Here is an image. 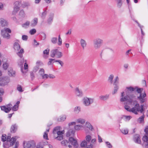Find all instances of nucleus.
<instances>
[{
	"mask_svg": "<svg viewBox=\"0 0 148 148\" xmlns=\"http://www.w3.org/2000/svg\"><path fill=\"white\" fill-rule=\"evenodd\" d=\"M120 101L125 102L124 104L125 109L130 111V87H127L124 92L121 93Z\"/></svg>",
	"mask_w": 148,
	"mask_h": 148,
	"instance_id": "obj_1",
	"label": "nucleus"
},
{
	"mask_svg": "<svg viewBox=\"0 0 148 148\" xmlns=\"http://www.w3.org/2000/svg\"><path fill=\"white\" fill-rule=\"evenodd\" d=\"M143 89L139 88L137 87H132L130 86V96L132 92L136 93L137 92L140 94L139 96H137V99L140 103H142L146 101V95L145 92H143Z\"/></svg>",
	"mask_w": 148,
	"mask_h": 148,
	"instance_id": "obj_2",
	"label": "nucleus"
},
{
	"mask_svg": "<svg viewBox=\"0 0 148 148\" xmlns=\"http://www.w3.org/2000/svg\"><path fill=\"white\" fill-rule=\"evenodd\" d=\"M75 132V130L73 129H70L67 132L66 136L67 137L71 136L69 139L70 142L73 146L74 147L77 148L78 146L77 141L72 137V136H74Z\"/></svg>",
	"mask_w": 148,
	"mask_h": 148,
	"instance_id": "obj_3",
	"label": "nucleus"
},
{
	"mask_svg": "<svg viewBox=\"0 0 148 148\" xmlns=\"http://www.w3.org/2000/svg\"><path fill=\"white\" fill-rule=\"evenodd\" d=\"M136 101H133L132 100L131 101L130 100V105L132 104L133 103L134 104H135L134 107L133 108L130 109V112L131 111L132 112L136 114H137V112L140 111L141 113H143V105H141L140 107L139 106V104L137 103Z\"/></svg>",
	"mask_w": 148,
	"mask_h": 148,
	"instance_id": "obj_4",
	"label": "nucleus"
},
{
	"mask_svg": "<svg viewBox=\"0 0 148 148\" xmlns=\"http://www.w3.org/2000/svg\"><path fill=\"white\" fill-rule=\"evenodd\" d=\"M14 48L15 51H18L17 52V55L20 58H22L23 57V54L24 53V49L23 48L20 49V46L19 43L15 42L14 43Z\"/></svg>",
	"mask_w": 148,
	"mask_h": 148,
	"instance_id": "obj_5",
	"label": "nucleus"
},
{
	"mask_svg": "<svg viewBox=\"0 0 148 148\" xmlns=\"http://www.w3.org/2000/svg\"><path fill=\"white\" fill-rule=\"evenodd\" d=\"M103 43V40L99 38L95 39L93 40V45L94 48L97 50L99 49Z\"/></svg>",
	"mask_w": 148,
	"mask_h": 148,
	"instance_id": "obj_6",
	"label": "nucleus"
},
{
	"mask_svg": "<svg viewBox=\"0 0 148 148\" xmlns=\"http://www.w3.org/2000/svg\"><path fill=\"white\" fill-rule=\"evenodd\" d=\"M94 100V98L85 97L83 99V103L86 106H89L93 103Z\"/></svg>",
	"mask_w": 148,
	"mask_h": 148,
	"instance_id": "obj_7",
	"label": "nucleus"
},
{
	"mask_svg": "<svg viewBox=\"0 0 148 148\" xmlns=\"http://www.w3.org/2000/svg\"><path fill=\"white\" fill-rule=\"evenodd\" d=\"M11 30L8 28H4L1 31V34L3 38L9 39L10 38V35L8 33H11Z\"/></svg>",
	"mask_w": 148,
	"mask_h": 148,
	"instance_id": "obj_8",
	"label": "nucleus"
},
{
	"mask_svg": "<svg viewBox=\"0 0 148 148\" xmlns=\"http://www.w3.org/2000/svg\"><path fill=\"white\" fill-rule=\"evenodd\" d=\"M50 56L52 58L56 56L57 58H60L62 56V54L58 49H54L51 51Z\"/></svg>",
	"mask_w": 148,
	"mask_h": 148,
	"instance_id": "obj_9",
	"label": "nucleus"
},
{
	"mask_svg": "<svg viewBox=\"0 0 148 148\" xmlns=\"http://www.w3.org/2000/svg\"><path fill=\"white\" fill-rule=\"evenodd\" d=\"M24 148H35L36 144L33 141L24 143Z\"/></svg>",
	"mask_w": 148,
	"mask_h": 148,
	"instance_id": "obj_10",
	"label": "nucleus"
},
{
	"mask_svg": "<svg viewBox=\"0 0 148 148\" xmlns=\"http://www.w3.org/2000/svg\"><path fill=\"white\" fill-rule=\"evenodd\" d=\"M12 105L11 104H9L6 106H1L0 108L2 110L6 113H8L11 110Z\"/></svg>",
	"mask_w": 148,
	"mask_h": 148,
	"instance_id": "obj_11",
	"label": "nucleus"
},
{
	"mask_svg": "<svg viewBox=\"0 0 148 148\" xmlns=\"http://www.w3.org/2000/svg\"><path fill=\"white\" fill-rule=\"evenodd\" d=\"M18 137L17 136H15L14 137H12L11 139V136H8L7 138H6V141L7 144H9L10 145H13L16 141Z\"/></svg>",
	"mask_w": 148,
	"mask_h": 148,
	"instance_id": "obj_12",
	"label": "nucleus"
},
{
	"mask_svg": "<svg viewBox=\"0 0 148 148\" xmlns=\"http://www.w3.org/2000/svg\"><path fill=\"white\" fill-rule=\"evenodd\" d=\"M61 128L60 126H58L55 128L53 130V133L54 134H57L58 135L63 134L64 133V130L60 131Z\"/></svg>",
	"mask_w": 148,
	"mask_h": 148,
	"instance_id": "obj_13",
	"label": "nucleus"
},
{
	"mask_svg": "<svg viewBox=\"0 0 148 148\" xmlns=\"http://www.w3.org/2000/svg\"><path fill=\"white\" fill-rule=\"evenodd\" d=\"M9 82L8 77H5L2 78L0 80V85L3 86Z\"/></svg>",
	"mask_w": 148,
	"mask_h": 148,
	"instance_id": "obj_14",
	"label": "nucleus"
},
{
	"mask_svg": "<svg viewBox=\"0 0 148 148\" xmlns=\"http://www.w3.org/2000/svg\"><path fill=\"white\" fill-rule=\"evenodd\" d=\"M133 140L136 143L140 144L141 142L140 137L139 134H136L134 136Z\"/></svg>",
	"mask_w": 148,
	"mask_h": 148,
	"instance_id": "obj_15",
	"label": "nucleus"
},
{
	"mask_svg": "<svg viewBox=\"0 0 148 148\" xmlns=\"http://www.w3.org/2000/svg\"><path fill=\"white\" fill-rule=\"evenodd\" d=\"M75 94L78 97H81L83 96V94L82 91L79 90L78 87L76 88L75 89Z\"/></svg>",
	"mask_w": 148,
	"mask_h": 148,
	"instance_id": "obj_16",
	"label": "nucleus"
},
{
	"mask_svg": "<svg viewBox=\"0 0 148 148\" xmlns=\"http://www.w3.org/2000/svg\"><path fill=\"white\" fill-rule=\"evenodd\" d=\"M0 24L2 27L6 26L8 25L7 21L3 18L0 19Z\"/></svg>",
	"mask_w": 148,
	"mask_h": 148,
	"instance_id": "obj_17",
	"label": "nucleus"
},
{
	"mask_svg": "<svg viewBox=\"0 0 148 148\" xmlns=\"http://www.w3.org/2000/svg\"><path fill=\"white\" fill-rule=\"evenodd\" d=\"M80 43L82 49H84L87 45V43L86 41L83 39H81L80 40Z\"/></svg>",
	"mask_w": 148,
	"mask_h": 148,
	"instance_id": "obj_18",
	"label": "nucleus"
},
{
	"mask_svg": "<svg viewBox=\"0 0 148 148\" xmlns=\"http://www.w3.org/2000/svg\"><path fill=\"white\" fill-rule=\"evenodd\" d=\"M37 23L38 18H35L31 21L30 26L32 27H35L37 25Z\"/></svg>",
	"mask_w": 148,
	"mask_h": 148,
	"instance_id": "obj_19",
	"label": "nucleus"
},
{
	"mask_svg": "<svg viewBox=\"0 0 148 148\" xmlns=\"http://www.w3.org/2000/svg\"><path fill=\"white\" fill-rule=\"evenodd\" d=\"M62 144L65 146H68L69 148H71L72 146L69 144V142L66 140H64L61 142Z\"/></svg>",
	"mask_w": 148,
	"mask_h": 148,
	"instance_id": "obj_20",
	"label": "nucleus"
},
{
	"mask_svg": "<svg viewBox=\"0 0 148 148\" xmlns=\"http://www.w3.org/2000/svg\"><path fill=\"white\" fill-rule=\"evenodd\" d=\"M86 120L84 119L79 118L76 120V122L77 123H79L81 124V125L84 124Z\"/></svg>",
	"mask_w": 148,
	"mask_h": 148,
	"instance_id": "obj_21",
	"label": "nucleus"
},
{
	"mask_svg": "<svg viewBox=\"0 0 148 148\" xmlns=\"http://www.w3.org/2000/svg\"><path fill=\"white\" fill-rule=\"evenodd\" d=\"M96 141V139H93L91 140L90 144L87 146L86 148H92L93 147V145L95 144Z\"/></svg>",
	"mask_w": 148,
	"mask_h": 148,
	"instance_id": "obj_22",
	"label": "nucleus"
},
{
	"mask_svg": "<svg viewBox=\"0 0 148 148\" xmlns=\"http://www.w3.org/2000/svg\"><path fill=\"white\" fill-rule=\"evenodd\" d=\"M17 126L16 124H14L12 126L11 128V132L12 133H14L17 130Z\"/></svg>",
	"mask_w": 148,
	"mask_h": 148,
	"instance_id": "obj_23",
	"label": "nucleus"
},
{
	"mask_svg": "<svg viewBox=\"0 0 148 148\" xmlns=\"http://www.w3.org/2000/svg\"><path fill=\"white\" fill-rule=\"evenodd\" d=\"M109 97V95H101L99 96V98L100 99L103 101H105L108 99Z\"/></svg>",
	"mask_w": 148,
	"mask_h": 148,
	"instance_id": "obj_24",
	"label": "nucleus"
},
{
	"mask_svg": "<svg viewBox=\"0 0 148 148\" xmlns=\"http://www.w3.org/2000/svg\"><path fill=\"white\" fill-rule=\"evenodd\" d=\"M85 125L86 127L88 128L90 130L92 131L93 129L92 126L89 122H86L85 124Z\"/></svg>",
	"mask_w": 148,
	"mask_h": 148,
	"instance_id": "obj_25",
	"label": "nucleus"
},
{
	"mask_svg": "<svg viewBox=\"0 0 148 148\" xmlns=\"http://www.w3.org/2000/svg\"><path fill=\"white\" fill-rule=\"evenodd\" d=\"M66 118V116L65 115H63L60 116L59 118L57 119L58 121L62 122L64 121Z\"/></svg>",
	"mask_w": 148,
	"mask_h": 148,
	"instance_id": "obj_26",
	"label": "nucleus"
},
{
	"mask_svg": "<svg viewBox=\"0 0 148 148\" xmlns=\"http://www.w3.org/2000/svg\"><path fill=\"white\" fill-rule=\"evenodd\" d=\"M81 111V107L80 106L75 107L74 110V111L75 114H78Z\"/></svg>",
	"mask_w": 148,
	"mask_h": 148,
	"instance_id": "obj_27",
	"label": "nucleus"
},
{
	"mask_svg": "<svg viewBox=\"0 0 148 148\" xmlns=\"http://www.w3.org/2000/svg\"><path fill=\"white\" fill-rule=\"evenodd\" d=\"M30 24V22L29 21H27L26 22L22 25L23 27L26 28L29 27Z\"/></svg>",
	"mask_w": 148,
	"mask_h": 148,
	"instance_id": "obj_28",
	"label": "nucleus"
},
{
	"mask_svg": "<svg viewBox=\"0 0 148 148\" xmlns=\"http://www.w3.org/2000/svg\"><path fill=\"white\" fill-rule=\"evenodd\" d=\"M8 74L10 76H14L15 75V72L12 69H10L8 70Z\"/></svg>",
	"mask_w": 148,
	"mask_h": 148,
	"instance_id": "obj_29",
	"label": "nucleus"
},
{
	"mask_svg": "<svg viewBox=\"0 0 148 148\" xmlns=\"http://www.w3.org/2000/svg\"><path fill=\"white\" fill-rule=\"evenodd\" d=\"M20 10V7H18L17 6H14V10L12 12V13L13 14H16Z\"/></svg>",
	"mask_w": 148,
	"mask_h": 148,
	"instance_id": "obj_30",
	"label": "nucleus"
},
{
	"mask_svg": "<svg viewBox=\"0 0 148 148\" xmlns=\"http://www.w3.org/2000/svg\"><path fill=\"white\" fill-rule=\"evenodd\" d=\"M119 79L118 76L116 77L114 79L113 83V85H118L119 83Z\"/></svg>",
	"mask_w": 148,
	"mask_h": 148,
	"instance_id": "obj_31",
	"label": "nucleus"
},
{
	"mask_svg": "<svg viewBox=\"0 0 148 148\" xmlns=\"http://www.w3.org/2000/svg\"><path fill=\"white\" fill-rule=\"evenodd\" d=\"M89 144L86 141L84 140L83 141L81 144V146L82 147H86V148L87 146H88L89 145H88Z\"/></svg>",
	"mask_w": 148,
	"mask_h": 148,
	"instance_id": "obj_32",
	"label": "nucleus"
},
{
	"mask_svg": "<svg viewBox=\"0 0 148 148\" xmlns=\"http://www.w3.org/2000/svg\"><path fill=\"white\" fill-rule=\"evenodd\" d=\"M109 50L107 49H103L101 51V52L100 53V56L101 57H102V55L104 54H107L108 53Z\"/></svg>",
	"mask_w": 148,
	"mask_h": 148,
	"instance_id": "obj_33",
	"label": "nucleus"
},
{
	"mask_svg": "<svg viewBox=\"0 0 148 148\" xmlns=\"http://www.w3.org/2000/svg\"><path fill=\"white\" fill-rule=\"evenodd\" d=\"M83 125H75L74 126V128L76 130H81L82 128H83Z\"/></svg>",
	"mask_w": 148,
	"mask_h": 148,
	"instance_id": "obj_34",
	"label": "nucleus"
},
{
	"mask_svg": "<svg viewBox=\"0 0 148 148\" xmlns=\"http://www.w3.org/2000/svg\"><path fill=\"white\" fill-rule=\"evenodd\" d=\"M114 77V76L113 74L110 75L108 77V82L112 84L113 83V79Z\"/></svg>",
	"mask_w": 148,
	"mask_h": 148,
	"instance_id": "obj_35",
	"label": "nucleus"
},
{
	"mask_svg": "<svg viewBox=\"0 0 148 148\" xmlns=\"http://www.w3.org/2000/svg\"><path fill=\"white\" fill-rule=\"evenodd\" d=\"M115 86L114 87V89L113 91H112V94H114L116 93L117 92L119 88V86L118 85H114Z\"/></svg>",
	"mask_w": 148,
	"mask_h": 148,
	"instance_id": "obj_36",
	"label": "nucleus"
},
{
	"mask_svg": "<svg viewBox=\"0 0 148 148\" xmlns=\"http://www.w3.org/2000/svg\"><path fill=\"white\" fill-rule=\"evenodd\" d=\"M86 140L87 141V142L89 144L91 140V137L90 135H88L86 136Z\"/></svg>",
	"mask_w": 148,
	"mask_h": 148,
	"instance_id": "obj_37",
	"label": "nucleus"
},
{
	"mask_svg": "<svg viewBox=\"0 0 148 148\" xmlns=\"http://www.w3.org/2000/svg\"><path fill=\"white\" fill-rule=\"evenodd\" d=\"M121 118L125 121H128L130 120V116L123 115Z\"/></svg>",
	"mask_w": 148,
	"mask_h": 148,
	"instance_id": "obj_38",
	"label": "nucleus"
},
{
	"mask_svg": "<svg viewBox=\"0 0 148 148\" xmlns=\"http://www.w3.org/2000/svg\"><path fill=\"white\" fill-rule=\"evenodd\" d=\"M53 14H51L49 16V18L47 20L48 23L50 24L53 21Z\"/></svg>",
	"mask_w": 148,
	"mask_h": 148,
	"instance_id": "obj_39",
	"label": "nucleus"
},
{
	"mask_svg": "<svg viewBox=\"0 0 148 148\" xmlns=\"http://www.w3.org/2000/svg\"><path fill=\"white\" fill-rule=\"evenodd\" d=\"M144 115L143 114L138 119V122L139 123H142L144 120Z\"/></svg>",
	"mask_w": 148,
	"mask_h": 148,
	"instance_id": "obj_40",
	"label": "nucleus"
},
{
	"mask_svg": "<svg viewBox=\"0 0 148 148\" xmlns=\"http://www.w3.org/2000/svg\"><path fill=\"white\" fill-rule=\"evenodd\" d=\"M121 132L124 134H126L128 133L129 130L128 129L126 128L123 129L121 130Z\"/></svg>",
	"mask_w": 148,
	"mask_h": 148,
	"instance_id": "obj_41",
	"label": "nucleus"
},
{
	"mask_svg": "<svg viewBox=\"0 0 148 148\" xmlns=\"http://www.w3.org/2000/svg\"><path fill=\"white\" fill-rule=\"evenodd\" d=\"M117 3V6L120 8L122 5V0H115Z\"/></svg>",
	"mask_w": 148,
	"mask_h": 148,
	"instance_id": "obj_42",
	"label": "nucleus"
},
{
	"mask_svg": "<svg viewBox=\"0 0 148 148\" xmlns=\"http://www.w3.org/2000/svg\"><path fill=\"white\" fill-rule=\"evenodd\" d=\"M58 39L56 37L52 38L51 40V41L53 44H55L57 43Z\"/></svg>",
	"mask_w": 148,
	"mask_h": 148,
	"instance_id": "obj_43",
	"label": "nucleus"
},
{
	"mask_svg": "<svg viewBox=\"0 0 148 148\" xmlns=\"http://www.w3.org/2000/svg\"><path fill=\"white\" fill-rule=\"evenodd\" d=\"M58 44L59 46H61L62 45V39L60 37V35L58 36Z\"/></svg>",
	"mask_w": 148,
	"mask_h": 148,
	"instance_id": "obj_44",
	"label": "nucleus"
},
{
	"mask_svg": "<svg viewBox=\"0 0 148 148\" xmlns=\"http://www.w3.org/2000/svg\"><path fill=\"white\" fill-rule=\"evenodd\" d=\"M29 5V4L28 2H24L21 4V6L23 8H25Z\"/></svg>",
	"mask_w": 148,
	"mask_h": 148,
	"instance_id": "obj_45",
	"label": "nucleus"
},
{
	"mask_svg": "<svg viewBox=\"0 0 148 148\" xmlns=\"http://www.w3.org/2000/svg\"><path fill=\"white\" fill-rule=\"evenodd\" d=\"M14 6L19 7V6L21 5V1H17L14 3Z\"/></svg>",
	"mask_w": 148,
	"mask_h": 148,
	"instance_id": "obj_46",
	"label": "nucleus"
},
{
	"mask_svg": "<svg viewBox=\"0 0 148 148\" xmlns=\"http://www.w3.org/2000/svg\"><path fill=\"white\" fill-rule=\"evenodd\" d=\"M55 61V60L54 59H49V61L48 63V65H51L53 64L54 62V61Z\"/></svg>",
	"mask_w": 148,
	"mask_h": 148,
	"instance_id": "obj_47",
	"label": "nucleus"
},
{
	"mask_svg": "<svg viewBox=\"0 0 148 148\" xmlns=\"http://www.w3.org/2000/svg\"><path fill=\"white\" fill-rule=\"evenodd\" d=\"M136 22L137 23V24L138 25V26L140 28L141 30V34H142L144 36L145 34L144 33L143 31L142 28L143 27V26H141L140 24L137 21H136Z\"/></svg>",
	"mask_w": 148,
	"mask_h": 148,
	"instance_id": "obj_48",
	"label": "nucleus"
},
{
	"mask_svg": "<svg viewBox=\"0 0 148 148\" xmlns=\"http://www.w3.org/2000/svg\"><path fill=\"white\" fill-rule=\"evenodd\" d=\"M19 14L22 17H24L25 16L24 12L23 10H20Z\"/></svg>",
	"mask_w": 148,
	"mask_h": 148,
	"instance_id": "obj_49",
	"label": "nucleus"
},
{
	"mask_svg": "<svg viewBox=\"0 0 148 148\" xmlns=\"http://www.w3.org/2000/svg\"><path fill=\"white\" fill-rule=\"evenodd\" d=\"M9 65L7 62L4 63L3 64V67L4 69L6 70L8 68Z\"/></svg>",
	"mask_w": 148,
	"mask_h": 148,
	"instance_id": "obj_50",
	"label": "nucleus"
},
{
	"mask_svg": "<svg viewBox=\"0 0 148 148\" xmlns=\"http://www.w3.org/2000/svg\"><path fill=\"white\" fill-rule=\"evenodd\" d=\"M58 135V136L56 138L58 140H61L63 139V136L62 134Z\"/></svg>",
	"mask_w": 148,
	"mask_h": 148,
	"instance_id": "obj_51",
	"label": "nucleus"
},
{
	"mask_svg": "<svg viewBox=\"0 0 148 148\" xmlns=\"http://www.w3.org/2000/svg\"><path fill=\"white\" fill-rule=\"evenodd\" d=\"M29 32L31 35H33L36 33V30L35 29H32L30 30Z\"/></svg>",
	"mask_w": 148,
	"mask_h": 148,
	"instance_id": "obj_52",
	"label": "nucleus"
},
{
	"mask_svg": "<svg viewBox=\"0 0 148 148\" xmlns=\"http://www.w3.org/2000/svg\"><path fill=\"white\" fill-rule=\"evenodd\" d=\"M39 74L40 75L42 76L43 74H44L45 73V71L43 69H41L39 72Z\"/></svg>",
	"mask_w": 148,
	"mask_h": 148,
	"instance_id": "obj_53",
	"label": "nucleus"
},
{
	"mask_svg": "<svg viewBox=\"0 0 148 148\" xmlns=\"http://www.w3.org/2000/svg\"><path fill=\"white\" fill-rule=\"evenodd\" d=\"M17 90L20 92H22L23 90H22V87L20 85H18L17 87Z\"/></svg>",
	"mask_w": 148,
	"mask_h": 148,
	"instance_id": "obj_54",
	"label": "nucleus"
},
{
	"mask_svg": "<svg viewBox=\"0 0 148 148\" xmlns=\"http://www.w3.org/2000/svg\"><path fill=\"white\" fill-rule=\"evenodd\" d=\"M25 62L24 65V69L25 70H26L28 69V65L27 63V60H25Z\"/></svg>",
	"mask_w": 148,
	"mask_h": 148,
	"instance_id": "obj_55",
	"label": "nucleus"
},
{
	"mask_svg": "<svg viewBox=\"0 0 148 148\" xmlns=\"http://www.w3.org/2000/svg\"><path fill=\"white\" fill-rule=\"evenodd\" d=\"M106 143L107 146L108 148H111L112 147V145L109 142H106Z\"/></svg>",
	"mask_w": 148,
	"mask_h": 148,
	"instance_id": "obj_56",
	"label": "nucleus"
},
{
	"mask_svg": "<svg viewBox=\"0 0 148 148\" xmlns=\"http://www.w3.org/2000/svg\"><path fill=\"white\" fill-rule=\"evenodd\" d=\"M6 135L5 134H3L2 136L1 140L3 142L6 141L7 138H6Z\"/></svg>",
	"mask_w": 148,
	"mask_h": 148,
	"instance_id": "obj_57",
	"label": "nucleus"
},
{
	"mask_svg": "<svg viewBox=\"0 0 148 148\" xmlns=\"http://www.w3.org/2000/svg\"><path fill=\"white\" fill-rule=\"evenodd\" d=\"M43 138L44 139H45L46 140H48V134L47 133V132H45L43 135Z\"/></svg>",
	"mask_w": 148,
	"mask_h": 148,
	"instance_id": "obj_58",
	"label": "nucleus"
},
{
	"mask_svg": "<svg viewBox=\"0 0 148 148\" xmlns=\"http://www.w3.org/2000/svg\"><path fill=\"white\" fill-rule=\"evenodd\" d=\"M55 62H58L59 64H60L61 66H62L64 64L63 62L60 60H55Z\"/></svg>",
	"mask_w": 148,
	"mask_h": 148,
	"instance_id": "obj_59",
	"label": "nucleus"
},
{
	"mask_svg": "<svg viewBox=\"0 0 148 148\" xmlns=\"http://www.w3.org/2000/svg\"><path fill=\"white\" fill-rule=\"evenodd\" d=\"M47 12L46 11H45L42 13V18L43 19L44 18Z\"/></svg>",
	"mask_w": 148,
	"mask_h": 148,
	"instance_id": "obj_60",
	"label": "nucleus"
},
{
	"mask_svg": "<svg viewBox=\"0 0 148 148\" xmlns=\"http://www.w3.org/2000/svg\"><path fill=\"white\" fill-rule=\"evenodd\" d=\"M42 76L43 79H46L48 77V75L47 74H44Z\"/></svg>",
	"mask_w": 148,
	"mask_h": 148,
	"instance_id": "obj_61",
	"label": "nucleus"
},
{
	"mask_svg": "<svg viewBox=\"0 0 148 148\" xmlns=\"http://www.w3.org/2000/svg\"><path fill=\"white\" fill-rule=\"evenodd\" d=\"M18 108V106L16 105H14L12 108V109L13 111H16L17 110Z\"/></svg>",
	"mask_w": 148,
	"mask_h": 148,
	"instance_id": "obj_62",
	"label": "nucleus"
},
{
	"mask_svg": "<svg viewBox=\"0 0 148 148\" xmlns=\"http://www.w3.org/2000/svg\"><path fill=\"white\" fill-rule=\"evenodd\" d=\"M22 39L24 40H27L28 38V36L25 35H23L22 36Z\"/></svg>",
	"mask_w": 148,
	"mask_h": 148,
	"instance_id": "obj_63",
	"label": "nucleus"
},
{
	"mask_svg": "<svg viewBox=\"0 0 148 148\" xmlns=\"http://www.w3.org/2000/svg\"><path fill=\"white\" fill-rule=\"evenodd\" d=\"M49 49H46L44 51L43 53L44 54L48 55L49 52Z\"/></svg>",
	"mask_w": 148,
	"mask_h": 148,
	"instance_id": "obj_64",
	"label": "nucleus"
}]
</instances>
